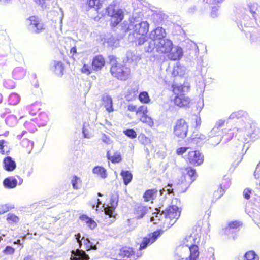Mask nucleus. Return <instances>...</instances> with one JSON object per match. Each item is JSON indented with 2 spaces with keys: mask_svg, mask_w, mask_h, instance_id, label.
I'll use <instances>...</instances> for the list:
<instances>
[{
  "mask_svg": "<svg viewBox=\"0 0 260 260\" xmlns=\"http://www.w3.org/2000/svg\"><path fill=\"white\" fill-rule=\"evenodd\" d=\"M142 14L140 11L134 12L131 19L124 20L116 28L117 39L123 38L129 31L133 30V36L137 35L144 36L148 31L149 24L146 21H141Z\"/></svg>",
  "mask_w": 260,
  "mask_h": 260,
  "instance_id": "f257e3e1",
  "label": "nucleus"
},
{
  "mask_svg": "<svg viewBox=\"0 0 260 260\" xmlns=\"http://www.w3.org/2000/svg\"><path fill=\"white\" fill-rule=\"evenodd\" d=\"M200 237L196 234H191L185 239L184 243L176 248L175 258L176 260H184L188 258L197 259L199 256V248L197 245Z\"/></svg>",
  "mask_w": 260,
  "mask_h": 260,
  "instance_id": "f03ea898",
  "label": "nucleus"
},
{
  "mask_svg": "<svg viewBox=\"0 0 260 260\" xmlns=\"http://www.w3.org/2000/svg\"><path fill=\"white\" fill-rule=\"evenodd\" d=\"M197 174L196 170L192 167H187L182 172V175L178 180V184L182 185L183 187L187 188L196 179Z\"/></svg>",
  "mask_w": 260,
  "mask_h": 260,
  "instance_id": "7ed1b4c3",
  "label": "nucleus"
},
{
  "mask_svg": "<svg viewBox=\"0 0 260 260\" xmlns=\"http://www.w3.org/2000/svg\"><path fill=\"white\" fill-rule=\"evenodd\" d=\"M141 255L138 252L135 254L131 247H124L115 251V260H136Z\"/></svg>",
  "mask_w": 260,
  "mask_h": 260,
  "instance_id": "20e7f679",
  "label": "nucleus"
},
{
  "mask_svg": "<svg viewBox=\"0 0 260 260\" xmlns=\"http://www.w3.org/2000/svg\"><path fill=\"white\" fill-rule=\"evenodd\" d=\"M180 215V211H179V208L177 206L175 205L169 206L164 211V223L172 226L179 218Z\"/></svg>",
  "mask_w": 260,
  "mask_h": 260,
  "instance_id": "39448f33",
  "label": "nucleus"
},
{
  "mask_svg": "<svg viewBox=\"0 0 260 260\" xmlns=\"http://www.w3.org/2000/svg\"><path fill=\"white\" fill-rule=\"evenodd\" d=\"M28 30L32 34H40L44 30V25L38 17L30 16L26 20Z\"/></svg>",
  "mask_w": 260,
  "mask_h": 260,
  "instance_id": "423d86ee",
  "label": "nucleus"
},
{
  "mask_svg": "<svg viewBox=\"0 0 260 260\" xmlns=\"http://www.w3.org/2000/svg\"><path fill=\"white\" fill-rule=\"evenodd\" d=\"M188 131V125L184 119H180L175 122L173 126V134L176 137L183 139L187 136Z\"/></svg>",
  "mask_w": 260,
  "mask_h": 260,
  "instance_id": "0eeeda50",
  "label": "nucleus"
},
{
  "mask_svg": "<svg viewBox=\"0 0 260 260\" xmlns=\"http://www.w3.org/2000/svg\"><path fill=\"white\" fill-rule=\"evenodd\" d=\"M163 232L164 231L161 230H157L148 234L147 236L144 237L140 245L139 250L144 249L149 245L154 243L158 237L162 234Z\"/></svg>",
  "mask_w": 260,
  "mask_h": 260,
  "instance_id": "6e6552de",
  "label": "nucleus"
},
{
  "mask_svg": "<svg viewBox=\"0 0 260 260\" xmlns=\"http://www.w3.org/2000/svg\"><path fill=\"white\" fill-rule=\"evenodd\" d=\"M173 44L170 40L166 38L156 41V51L160 53H167L172 50Z\"/></svg>",
  "mask_w": 260,
  "mask_h": 260,
  "instance_id": "1a4fd4ad",
  "label": "nucleus"
},
{
  "mask_svg": "<svg viewBox=\"0 0 260 260\" xmlns=\"http://www.w3.org/2000/svg\"><path fill=\"white\" fill-rule=\"evenodd\" d=\"M131 69L126 66H122L117 68L115 62V77L120 80H126L130 76Z\"/></svg>",
  "mask_w": 260,
  "mask_h": 260,
  "instance_id": "9d476101",
  "label": "nucleus"
},
{
  "mask_svg": "<svg viewBox=\"0 0 260 260\" xmlns=\"http://www.w3.org/2000/svg\"><path fill=\"white\" fill-rule=\"evenodd\" d=\"M188 159L189 163L197 166L201 165L204 161V156L199 151L189 152Z\"/></svg>",
  "mask_w": 260,
  "mask_h": 260,
  "instance_id": "9b49d317",
  "label": "nucleus"
},
{
  "mask_svg": "<svg viewBox=\"0 0 260 260\" xmlns=\"http://www.w3.org/2000/svg\"><path fill=\"white\" fill-rule=\"evenodd\" d=\"M16 163L11 156H8L4 158L3 161V167L7 172H12L16 168Z\"/></svg>",
  "mask_w": 260,
  "mask_h": 260,
  "instance_id": "f8f14e48",
  "label": "nucleus"
},
{
  "mask_svg": "<svg viewBox=\"0 0 260 260\" xmlns=\"http://www.w3.org/2000/svg\"><path fill=\"white\" fill-rule=\"evenodd\" d=\"M166 36L165 30L162 27H158L151 32L149 37L156 42L158 40H160V39L166 38Z\"/></svg>",
  "mask_w": 260,
  "mask_h": 260,
  "instance_id": "ddd939ff",
  "label": "nucleus"
},
{
  "mask_svg": "<svg viewBox=\"0 0 260 260\" xmlns=\"http://www.w3.org/2000/svg\"><path fill=\"white\" fill-rule=\"evenodd\" d=\"M246 127H248L247 132V136L251 140L254 141L260 137V129L255 125H251L249 123Z\"/></svg>",
  "mask_w": 260,
  "mask_h": 260,
  "instance_id": "4468645a",
  "label": "nucleus"
},
{
  "mask_svg": "<svg viewBox=\"0 0 260 260\" xmlns=\"http://www.w3.org/2000/svg\"><path fill=\"white\" fill-rule=\"evenodd\" d=\"M105 61L104 57L101 55L95 56L92 62V68L93 70L98 71L105 66Z\"/></svg>",
  "mask_w": 260,
  "mask_h": 260,
  "instance_id": "2eb2a0df",
  "label": "nucleus"
},
{
  "mask_svg": "<svg viewBox=\"0 0 260 260\" xmlns=\"http://www.w3.org/2000/svg\"><path fill=\"white\" fill-rule=\"evenodd\" d=\"M88 259H89V256L83 249H77L76 251H73L70 257V260H88Z\"/></svg>",
  "mask_w": 260,
  "mask_h": 260,
  "instance_id": "dca6fc26",
  "label": "nucleus"
},
{
  "mask_svg": "<svg viewBox=\"0 0 260 260\" xmlns=\"http://www.w3.org/2000/svg\"><path fill=\"white\" fill-rule=\"evenodd\" d=\"M164 211H160V210H157L156 212H154L152 214V216L150 218V221L153 222L155 224H164L165 222V218L164 217Z\"/></svg>",
  "mask_w": 260,
  "mask_h": 260,
  "instance_id": "f3484780",
  "label": "nucleus"
},
{
  "mask_svg": "<svg viewBox=\"0 0 260 260\" xmlns=\"http://www.w3.org/2000/svg\"><path fill=\"white\" fill-rule=\"evenodd\" d=\"M148 211V208L146 206L141 205H137L135 206L134 210V214L135 217L138 219L142 218Z\"/></svg>",
  "mask_w": 260,
  "mask_h": 260,
  "instance_id": "a211bd4d",
  "label": "nucleus"
},
{
  "mask_svg": "<svg viewBox=\"0 0 260 260\" xmlns=\"http://www.w3.org/2000/svg\"><path fill=\"white\" fill-rule=\"evenodd\" d=\"M230 185V180L228 178L224 179L222 182L220 184V188L214 192V196L215 197H217V198H220L223 196L225 189H228Z\"/></svg>",
  "mask_w": 260,
  "mask_h": 260,
  "instance_id": "6ab92c4d",
  "label": "nucleus"
},
{
  "mask_svg": "<svg viewBox=\"0 0 260 260\" xmlns=\"http://www.w3.org/2000/svg\"><path fill=\"white\" fill-rule=\"evenodd\" d=\"M102 104L105 108L106 111L108 112H111L114 111L113 107L112 98L107 94H104L102 96Z\"/></svg>",
  "mask_w": 260,
  "mask_h": 260,
  "instance_id": "aec40b11",
  "label": "nucleus"
},
{
  "mask_svg": "<svg viewBox=\"0 0 260 260\" xmlns=\"http://www.w3.org/2000/svg\"><path fill=\"white\" fill-rule=\"evenodd\" d=\"M172 52L168 55V57L172 60L180 59L183 55V51L181 47L179 46L173 48Z\"/></svg>",
  "mask_w": 260,
  "mask_h": 260,
  "instance_id": "412c9836",
  "label": "nucleus"
},
{
  "mask_svg": "<svg viewBox=\"0 0 260 260\" xmlns=\"http://www.w3.org/2000/svg\"><path fill=\"white\" fill-rule=\"evenodd\" d=\"M126 55V61L129 63H134L135 64H137L141 59L140 55L137 53L136 50H128Z\"/></svg>",
  "mask_w": 260,
  "mask_h": 260,
  "instance_id": "4be33fe9",
  "label": "nucleus"
},
{
  "mask_svg": "<svg viewBox=\"0 0 260 260\" xmlns=\"http://www.w3.org/2000/svg\"><path fill=\"white\" fill-rule=\"evenodd\" d=\"M208 137L210 138L215 137V139H216L215 143H213L214 140H211L210 143L216 146L218 144L220 141H221L222 137H221L219 135V132L218 130V127L214 126L212 129L209 132Z\"/></svg>",
  "mask_w": 260,
  "mask_h": 260,
  "instance_id": "5701e85b",
  "label": "nucleus"
},
{
  "mask_svg": "<svg viewBox=\"0 0 260 260\" xmlns=\"http://www.w3.org/2000/svg\"><path fill=\"white\" fill-rule=\"evenodd\" d=\"M243 146L241 144L237 146L239 150L238 154L236 153L234 154L233 156V160L231 163V166L234 168V169L239 165V164L242 161L243 159L244 154L243 153L240 152V150H242Z\"/></svg>",
  "mask_w": 260,
  "mask_h": 260,
  "instance_id": "b1692460",
  "label": "nucleus"
},
{
  "mask_svg": "<svg viewBox=\"0 0 260 260\" xmlns=\"http://www.w3.org/2000/svg\"><path fill=\"white\" fill-rule=\"evenodd\" d=\"M241 224L237 221H233L230 222L228 226L224 229V233L226 235H230L231 233L238 232L239 230V226Z\"/></svg>",
  "mask_w": 260,
  "mask_h": 260,
  "instance_id": "393cba45",
  "label": "nucleus"
},
{
  "mask_svg": "<svg viewBox=\"0 0 260 260\" xmlns=\"http://www.w3.org/2000/svg\"><path fill=\"white\" fill-rule=\"evenodd\" d=\"M189 103V99L185 98L184 95H176L174 99V103L179 107L187 106Z\"/></svg>",
  "mask_w": 260,
  "mask_h": 260,
  "instance_id": "a878e982",
  "label": "nucleus"
},
{
  "mask_svg": "<svg viewBox=\"0 0 260 260\" xmlns=\"http://www.w3.org/2000/svg\"><path fill=\"white\" fill-rule=\"evenodd\" d=\"M125 11V10L122 9L115 10V28L116 27L115 31L116 32V28L119 26L118 24L124 18Z\"/></svg>",
  "mask_w": 260,
  "mask_h": 260,
  "instance_id": "bb28decb",
  "label": "nucleus"
},
{
  "mask_svg": "<svg viewBox=\"0 0 260 260\" xmlns=\"http://www.w3.org/2000/svg\"><path fill=\"white\" fill-rule=\"evenodd\" d=\"M3 185L6 188H14L17 185V180L14 177H9L4 180Z\"/></svg>",
  "mask_w": 260,
  "mask_h": 260,
  "instance_id": "cd10ccee",
  "label": "nucleus"
},
{
  "mask_svg": "<svg viewBox=\"0 0 260 260\" xmlns=\"http://www.w3.org/2000/svg\"><path fill=\"white\" fill-rule=\"evenodd\" d=\"M81 242L80 248H83L86 251L97 249L96 245L90 241L88 239H82Z\"/></svg>",
  "mask_w": 260,
  "mask_h": 260,
  "instance_id": "c85d7f7f",
  "label": "nucleus"
},
{
  "mask_svg": "<svg viewBox=\"0 0 260 260\" xmlns=\"http://www.w3.org/2000/svg\"><path fill=\"white\" fill-rule=\"evenodd\" d=\"M142 49L146 52H151L155 49H156V42L149 37Z\"/></svg>",
  "mask_w": 260,
  "mask_h": 260,
  "instance_id": "c756f323",
  "label": "nucleus"
},
{
  "mask_svg": "<svg viewBox=\"0 0 260 260\" xmlns=\"http://www.w3.org/2000/svg\"><path fill=\"white\" fill-rule=\"evenodd\" d=\"M53 70L57 75L61 76L63 74L64 70L63 63L60 61H54Z\"/></svg>",
  "mask_w": 260,
  "mask_h": 260,
  "instance_id": "7c9ffc66",
  "label": "nucleus"
},
{
  "mask_svg": "<svg viewBox=\"0 0 260 260\" xmlns=\"http://www.w3.org/2000/svg\"><path fill=\"white\" fill-rule=\"evenodd\" d=\"M157 190L156 189H148L143 194L144 201L148 202L150 200H154L157 196Z\"/></svg>",
  "mask_w": 260,
  "mask_h": 260,
  "instance_id": "2f4dec72",
  "label": "nucleus"
},
{
  "mask_svg": "<svg viewBox=\"0 0 260 260\" xmlns=\"http://www.w3.org/2000/svg\"><path fill=\"white\" fill-rule=\"evenodd\" d=\"M80 219L82 221L85 222L87 225L90 229H94L97 225L96 223L91 218L85 214H83L80 216Z\"/></svg>",
  "mask_w": 260,
  "mask_h": 260,
  "instance_id": "473e14b6",
  "label": "nucleus"
},
{
  "mask_svg": "<svg viewBox=\"0 0 260 260\" xmlns=\"http://www.w3.org/2000/svg\"><path fill=\"white\" fill-rule=\"evenodd\" d=\"M6 221L9 225L14 226L19 222L20 218L14 213H9L7 215Z\"/></svg>",
  "mask_w": 260,
  "mask_h": 260,
  "instance_id": "72a5a7b5",
  "label": "nucleus"
},
{
  "mask_svg": "<svg viewBox=\"0 0 260 260\" xmlns=\"http://www.w3.org/2000/svg\"><path fill=\"white\" fill-rule=\"evenodd\" d=\"M111 206H109L108 205L105 206V203L103 204L102 207L103 208L105 213L108 215L109 217H114V200L111 198L110 199Z\"/></svg>",
  "mask_w": 260,
  "mask_h": 260,
  "instance_id": "f704fd0d",
  "label": "nucleus"
},
{
  "mask_svg": "<svg viewBox=\"0 0 260 260\" xmlns=\"http://www.w3.org/2000/svg\"><path fill=\"white\" fill-rule=\"evenodd\" d=\"M92 173L102 178H106L107 176L106 170L101 166H95L92 169Z\"/></svg>",
  "mask_w": 260,
  "mask_h": 260,
  "instance_id": "c9c22d12",
  "label": "nucleus"
},
{
  "mask_svg": "<svg viewBox=\"0 0 260 260\" xmlns=\"http://www.w3.org/2000/svg\"><path fill=\"white\" fill-rule=\"evenodd\" d=\"M120 175L123 180L124 184L127 185L132 181L133 175L129 171L122 170L120 173Z\"/></svg>",
  "mask_w": 260,
  "mask_h": 260,
  "instance_id": "e433bc0d",
  "label": "nucleus"
},
{
  "mask_svg": "<svg viewBox=\"0 0 260 260\" xmlns=\"http://www.w3.org/2000/svg\"><path fill=\"white\" fill-rule=\"evenodd\" d=\"M105 0H88L87 4L89 7L94 8L95 10H99L102 6V4Z\"/></svg>",
  "mask_w": 260,
  "mask_h": 260,
  "instance_id": "4c0bfd02",
  "label": "nucleus"
},
{
  "mask_svg": "<svg viewBox=\"0 0 260 260\" xmlns=\"http://www.w3.org/2000/svg\"><path fill=\"white\" fill-rule=\"evenodd\" d=\"M21 146L26 149L27 153L29 154L33 149L34 143L33 141L29 140L27 139H24L21 143Z\"/></svg>",
  "mask_w": 260,
  "mask_h": 260,
  "instance_id": "58836bf2",
  "label": "nucleus"
},
{
  "mask_svg": "<svg viewBox=\"0 0 260 260\" xmlns=\"http://www.w3.org/2000/svg\"><path fill=\"white\" fill-rule=\"evenodd\" d=\"M238 130L237 128H234L229 130L228 132L222 137L221 140H223L225 142L230 141L233 138L235 134H237Z\"/></svg>",
  "mask_w": 260,
  "mask_h": 260,
  "instance_id": "ea45409f",
  "label": "nucleus"
},
{
  "mask_svg": "<svg viewBox=\"0 0 260 260\" xmlns=\"http://www.w3.org/2000/svg\"><path fill=\"white\" fill-rule=\"evenodd\" d=\"M20 100V96L16 93H12L10 94L8 102L12 105H17Z\"/></svg>",
  "mask_w": 260,
  "mask_h": 260,
  "instance_id": "a19ab883",
  "label": "nucleus"
},
{
  "mask_svg": "<svg viewBox=\"0 0 260 260\" xmlns=\"http://www.w3.org/2000/svg\"><path fill=\"white\" fill-rule=\"evenodd\" d=\"M24 71L22 68H15L13 72L14 78L16 79H21L24 76Z\"/></svg>",
  "mask_w": 260,
  "mask_h": 260,
  "instance_id": "79ce46f5",
  "label": "nucleus"
},
{
  "mask_svg": "<svg viewBox=\"0 0 260 260\" xmlns=\"http://www.w3.org/2000/svg\"><path fill=\"white\" fill-rule=\"evenodd\" d=\"M138 99L141 103L144 104L149 103L150 101L149 95L146 91L141 92L138 96Z\"/></svg>",
  "mask_w": 260,
  "mask_h": 260,
  "instance_id": "37998d69",
  "label": "nucleus"
},
{
  "mask_svg": "<svg viewBox=\"0 0 260 260\" xmlns=\"http://www.w3.org/2000/svg\"><path fill=\"white\" fill-rule=\"evenodd\" d=\"M244 257L245 260H259V256L252 250L246 252Z\"/></svg>",
  "mask_w": 260,
  "mask_h": 260,
  "instance_id": "c03bdc74",
  "label": "nucleus"
},
{
  "mask_svg": "<svg viewBox=\"0 0 260 260\" xmlns=\"http://www.w3.org/2000/svg\"><path fill=\"white\" fill-rule=\"evenodd\" d=\"M14 208V205L10 203L0 205V215L7 212Z\"/></svg>",
  "mask_w": 260,
  "mask_h": 260,
  "instance_id": "a18cd8bd",
  "label": "nucleus"
},
{
  "mask_svg": "<svg viewBox=\"0 0 260 260\" xmlns=\"http://www.w3.org/2000/svg\"><path fill=\"white\" fill-rule=\"evenodd\" d=\"M140 121L143 123H146L150 127H152L154 125V122L152 119L147 114L145 115H141L140 117Z\"/></svg>",
  "mask_w": 260,
  "mask_h": 260,
  "instance_id": "49530a36",
  "label": "nucleus"
},
{
  "mask_svg": "<svg viewBox=\"0 0 260 260\" xmlns=\"http://www.w3.org/2000/svg\"><path fill=\"white\" fill-rule=\"evenodd\" d=\"M164 16L165 14L160 13H156L152 15V19L153 20L154 23L159 24L163 21Z\"/></svg>",
  "mask_w": 260,
  "mask_h": 260,
  "instance_id": "de8ad7c7",
  "label": "nucleus"
},
{
  "mask_svg": "<svg viewBox=\"0 0 260 260\" xmlns=\"http://www.w3.org/2000/svg\"><path fill=\"white\" fill-rule=\"evenodd\" d=\"M82 134L85 138H90L92 137V134L90 132V127L88 124H84L82 128Z\"/></svg>",
  "mask_w": 260,
  "mask_h": 260,
  "instance_id": "09e8293b",
  "label": "nucleus"
},
{
  "mask_svg": "<svg viewBox=\"0 0 260 260\" xmlns=\"http://www.w3.org/2000/svg\"><path fill=\"white\" fill-rule=\"evenodd\" d=\"M15 251V249L10 246H6L3 250L2 252L6 255H12Z\"/></svg>",
  "mask_w": 260,
  "mask_h": 260,
  "instance_id": "8fccbe9b",
  "label": "nucleus"
},
{
  "mask_svg": "<svg viewBox=\"0 0 260 260\" xmlns=\"http://www.w3.org/2000/svg\"><path fill=\"white\" fill-rule=\"evenodd\" d=\"M148 112L147 107L145 105L141 106L136 111V114L140 116L146 115Z\"/></svg>",
  "mask_w": 260,
  "mask_h": 260,
  "instance_id": "3c124183",
  "label": "nucleus"
},
{
  "mask_svg": "<svg viewBox=\"0 0 260 260\" xmlns=\"http://www.w3.org/2000/svg\"><path fill=\"white\" fill-rule=\"evenodd\" d=\"M148 39V38H147L146 37L144 36H142L140 38L138 39V40L136 41V44L137 45L140 46L141 47V49H142L143 47L145 44V42L147 41V40Z\"/></svg>",
  "mask_w": 260,
  "mask_h": 260,
  "instance_id": "603ef678",
  "label": "nucleus"
},
{
  "mask_svg": "<svg viewBox=\"0 0 260 260\" xmlns=\"http://www.w3.org/2000/svg\"><path fill=\"white\" fill-rule=\"evenodd\" d=\"M123 133L128 137L134 139L137 137V134L133 129H128L123 131Z\"/></svg>",
  "mask_w": 260,
  "mask_h": 260,
  "instance_id": "864d4df0",
  "label": "nucleus"
},
{
  "mask_svg": "<svg viewBox=\"0 0 260 260\" xmlns=\"http://www.w3.org/2000/svg\"><path fill=\"white\" fill-rule=\"evenodd\" d=\"M172 88L173 91L175 94H176L177 95H180L181 94H182V93L183 92V87H182V86L173 85L172 86Z\"/></svg>",
  "mask_w": 260,
  "mask_h": 260,
  "instance_id": "5fc2aeb1",
  "label": "nucleus"
},
{
  "mask_svg": "<svg viewBox=\"0 0 260 260\" xmlns=\"http://www.w3.org/2000/svg\"><path fill=\"white\" fill-rule=\"evenodd\" d=\"M106 13L112 18L114 17V5H110L106 9Z\"/></svg>",
  "mask_w": 260,
  "mask_h": 260,
  "instance_id": "6e6d98bb",
  "label": "nucleus"
},
{
  "mask_svg": "<svg viewBox=\"0 0 260 260\" xmlns=\"http://www.w3.org/2000/svg\"><path fill=\"white\" fill-rule=\"evenodd\" d=\"M39 118L40 119L43 120V122L41 123L42 126L46 125L47 121L48 120L47 115L45 113H41L39 115Z\"/></svg>",
  "mask_w": 260,
  "mask_h": 260,
  "instance_id": "4d7b16f0",
  "label": "nucleus"
},
{
  "mask_svg": "<svg viewBox=\"0 0 260 260\" xmlns=\"http://www.w3.org/2000/svg\"><path fill=\"white\" fill-rule=\"evenodd\" d=\"M80 182V179L79 177H78L76 176H74L72 180V184L73 186V187L75 189H77L78 188V187L77 186V184L79 182Z\"/></svg>",
  "mask_w": 260,
  "mask_h": 260,
  "instance_id": "13d9d810",
  "label": "nucleus"
},
{
  "mask_svg": "<svg viewBox=\"0 0 260 260\" xmlns=\"http://www.w3.org/2000/svg\"><path fill=\"white\" fill-rule=\"evenodd\" d=\"M81 72L87 75H89L91 73L89 69V67L84 64L81 69Z\"/></svg>",
  "mask_w": 260,
  "mask_h": 260,
  "instance_id": "bf43d9fd",
  "label": "nucleus"
},
{
  "mask_svg": "<svg viewBox=\"0 0 260 260\" xmlns=\"http://www.w3.org/2000/svg\"><path fill=\"white\" fill-rule=\"evenodd\" d=\"M251 193V190L249 188L245 189L243 191V196L245 199L248 200L250 198V194Z\"/></svg>",
  "mask_w": 260,
  "mask_h": 260,
  "instance_id": "052dcab7",
  "label": "nucleus"
},
{
  "mask_svg": "<svg viewBox=\"0 0 260 260\" xmlns=\"http://www.w3.org/2000/svg\"><path fill=\"white\" fill-rule=\"evenodd\" d=\"M7 142L4 140H0V152L2 154L5 153V150H4V147L6 145Z\"/></svg>",
  "mask_w": 260,
  "mask_h": 260,
  "instance_id": "680f3d73",
  "label": "nucleus"
},
{
  "mask_svg": "<svg viewBox=\"0 0 260 260\" xmlns=\"http://www.w3.org/2000/svg\"><path fill=\"white\" fill-rule=\"evenodd\" d=\"M255 178L256 179L259 178L260 176V161L258 164L257 165L256 170L254 173Z\"/></svg>",
  "mask_w": 260,
  "mask_h": 260,
  "instance_id": "e2e57ef3",
  "label": "nucleus"
},
{
  "mask_svg": "<svg viewBox=\"0 0 260 260\" xmlns=\"http://www.w3.org/2000/svg\"><path fill=\"white\" fill-rule=\"evenodd\" d=\"M247 115L246 112L243 110H239L236 112L237 119L241 118Z\"/></svg>",
  "mask_w": 260,
  "mask_h": 260,
  "instance_id": "0e129e2a",
  "label": "nucleus"
},
{
  "mask_svg": "<svg viewBox=\"0 0 260 260\" xmlns=\"http://www.w3.org/2000/svg\"><path fill=\"white\" fill-rule=\"evenodd\" d=\"M122 160V157L119 153H115L114 161L115 163H118Z\"/></svg>",
  "mask_w": 260,
  "mask_h": 260,
  "instance_id": "69168bd1",
  "label": "nucleus"
},
{
  "mask_svg": "<svg viewBox=\"0 0 260 260\" xmlns=\"http://www.w3.org/2000/svg\"><path fill=\"white\" fill-rule=\"evenodd\" d=\"M102 140L103 142H104L107 144H110V143L111 141L110 139L109 138V137H108L105 134L103 135V136L102 137Z\"/></svg>",
  "mask_w": 260,
  "mask_h": 260,
  "instance_id": "338daca9",
  "label": "nucleus"
},
{
  "mask_svg": "<svg viewBox=\"0 0 260 260\" xmlns=\"http://www.w3.org/2000/svg\"><path fill=\"white\" fill-rule=\"evenodd\" d=\"M187 147H180L177 150V153L179 155L183 154L187 150Z\"/></svg>",
  "mask_w": 260,
  "mask_h": 260,
  "instance_id": "774afa93",
  "label": "nucleus"
}]
</instances>
